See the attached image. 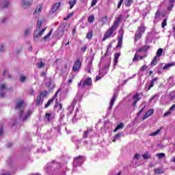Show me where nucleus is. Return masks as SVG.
I'll return each mask as SVG.
<instances>
[{
	"mask_svg": "<svg viewBox=\"0 0 175 175\" xmlns=\"http://www.w3.org/2000/svg\"><path fill=\"white\" fill-rule=\"evenodd\" d=\"M42 23H43V21L38 20L37 29L34 33V39H39V38H40V36H42V35H43V33H44V32L46 31V28L40 29V27H42Z\"/></svg>",
	"mask_w": 175,
	"mask_h": 175,
	"instance_id": "obj_1",
	"label": "nucleus"
},
{
	"mask_svg": "<svg viewBox=\"0 0 175 175\" xmlns=\"http://www.w3.org/2000/svg\"><path fill=\"white\" fill-rule=\"evenodd\" d=\"M117 29H114V27H112V26H111L107 31V32L105 33L103 40V42H105V40H106V39H110V38H114V36H116V31Z\"/></svg>",
	"mask_w": 175,
	"mask_h": 175,
	"instance_id": "obj_2",
	"label": "nucleus"
},
{
	"mask_svg": "<svg viewBox=\"0 0 175 175\" xmlns=\"http://www.w3.org/2000/svg\"><path fill=\"white\" fill-rule=\"evenodd\" d=\"M144 32H146V27H144V25H141L136 31L135 42H137V40L142 39V36Z\"/></svg>",
	"mask_w": 175,
	"mask_h": 175,
	"instance_id": "obj_3",
	"label": "nucleus"
},
{
	"mask_svg": "<svg viewBox=\"0 0 175 175\" xmlns=\"http://www.w3.org/2000/svg\"><path fill=\"white\" fill-rule=\"evenodd\" d=\"M48 94L49 93L46 91L40 93V94L38 96L37 99L36 100V106H39V105H42L43 103V98H46Z\"/></svg>",
	"mask_w": 175,
	"mask_h": 175,
	"instance_id": "obj_4",
	"label": "nucleus"
},
{
	"mask_svg": "<svg viewBox=\"0 0 175 175\" xmlns=\"http://www.w3.org/2000/svg\"><path fill=\"white\" fill-rule=\"evenodd\" d=\"M55 166H58L57 168L61 167V164L59 163H57L55 161H53L51 163H49L44 167L46 172L49 173L50 170H51V167H55Z\"/></svg>",
	"mask_w": 175,
	"mask_h": 175,
	"instance_id": "obj_5",
	"label": "nucleus"
},
{
	"mask_svg": "<svg viewBox=\"0 0 175 175\" xmlns=\"http://www.w3.org/2000/svg\"><path fill=\"white\" fill-rule=\"evenodd\" d=\"M85 85H92V79H91L90 77L87 78L86 79H85V81L83 82V81H81L79 83H78V87L80 88V87H84Z\"/></svg>",
	"mask_w": 175,
	"mask_h": 175,
	"instance_id": "obj_6",
	"label": "nucleus"
},
{
	"mask_svg": "<svg viewBox=\"0 0 175 175\" xmlns=\"http://www.w3.org/2000/svg\"><path fill=\"white\" fill-rule=\"evenodd\" d=\"M15 110L16 111H20L19 113V117L20 119L22 120V116H23V100H20L16 103V105L15 107Z\"/></svg>",
	"mask_w": 175,
	"mask_h": 175,
	"instance_id": "obj_7",
	"label": "nucleus"
},
{
	"mask_svg": "<svg viewBox=\"0 0 175 175\" xmlns=\"http://www.w3.org/2000/svg\"><path fill=\"white\" fill-rule=\"evenodd\" d=\"M84 162V157L79 156L75 158L74 159V166H81V164Z\"/></svg>",
	"mask_w": 175,
	"mask_h": 175,
	"instance_id": "obj_8",
	"label": "nucleus"
},
{
	"mask_svg": "<svg viewBox=\"0 0 175 175\" xmlns=\"http://www.w3.org/2000/svg\"><path fill=\"white\" fill-rule=\"evenodd\" d=\"M80 68H81V59H80V58H77L74 64L72 70L73 72H79L80 70Z\"/></svg>",
	"mask_w": 175,
	"mask_h": 175,
	"instance_id": "obj_9",
	"label": "nucleus"
},
{
	"mask_svg": "<svg viewBox=\"0 0 175 175\" xmlns=\"http://www.w3.org/2000/svg\"><path fill=\"white\" fill-rule=\"evenodd\" d=\"M8 90V88L5 83H2L0 85V98H3L5 95H6V91Z\"/></svg>",
	"mask_w": 175,
	"mask_h": 175,
	"instance_id": "obj_10",
	"label": "nucleus"
},
{
	"mask_svg": "<svg viewBox=\"0 0 175 175\" xmlns=\"http://www.w3.org/2000/svg\"><path fill=\"white\" fill-rule=\"evenodd\" d=\"M121 20H122V15H120L119 17L116 18V20L114 21V23L111 27H113L115 29H117V28H118V26L121 23Z\"/></svg>",
	"mask_w": 175,
	"mask_h": 175,
	"instance_id": "obj_11",
	"label": "nucleus"
},
{
	"mask_svg": "<svg viewBox=\"0 0 175 175\" xmlns=\"http://www.w3.org/2000/svg\"><path fill=\"white\" fill-rule=\"evenodd\" d=\"M42 9H43V5L40 4L39 5H38L33 12V15L39 16V14H40V13H42Z\"/></svg>",
	"mask_w": 175,
	"mask_h": 175,
	"instance_id": "obj_12",
	"label": "nucleus"
},
{
	"mask_svg": "<svg viewBox=\"0 0 175 175\" xmlns=\"http://www.w3.org/2000/svg\"><path fill=\"white\" fill-rule=\"evenodd\" d=\"M154 111H155L154 109H148L146 114L144 116L142 120H147V118H148V117H151V116H152V114H154Z\"/></svg>",
	"mask_w": 175,
	"mask_h": 175,
	"instance_id": "obj_13",
	"label": "nucleus"
},
{
	"mask_svg": "<svg viewBox=\"0 0 175 175\" xmlns=\"http://www.w3.org/2000/svg\"><path fill=\"white\" fill-rule=\"evenodd\" d=\"M59 91H61V90L59 89L56 92V94H55V96L51 99L49 100L47 103L45 105L46 109H47V107H49V106H50V105H51V103L54 102V99H55V97L57 96V95H58V93L59 92Z\"/></svg>",
	"mask_w": 175,
	"mask_h": 175,
	"instance_id": "obj_14",
	"label": "nucleus"
},
{
	"mask_svg": "<svg viewBox=\"0 0 175 175\" xmlns=\"http://www.w3.org/2000/svg\"><path fill=\"white\" fill-rule=\"evenodd\" d=\"M32 116V110L29 109L23 116V121H27Z\"/></svg>",
	"mask_w": 175,
	"mask_h": 175,
	"instance_id": "obj_15",
	"label": "nucleus"
},
{
	"mask_svg": "<svg viewBox=\"0 0 175 175\" xmlns=\"http://www.w3.org/2000/svg\"><path fill=\"white\" fill-rule=\"evenodd\" d=\"M76 103H77V99L74 98L71 105L68 107V111H70V113H72L73 110H75V107L76 106Z\"/></svg>",
	"mask_w": 175,
	"mask_h": 175,
	"instance_id": "obj_16",
	"label": "nucleus"
},
{
	"mask_svg": "<svg viewBox=\"0 0 175 175\" xmlns=\"http://www.w3.org/2000/svg\"><path fill=\"white\" fill-rule=\"evenodd\" d=\"M90 62L86 66L85 70L88 73H91V69L92 68V61L94 59V57H92L90 59Z\"/></svg>",
	"mask_w": 175,
	"mask_h": 175,
	"instance_id": "obj_17",
	"label": "nucleus"
},
{
	"mask_svg": "<svg viewBox=\"0 0 175 175\" xmlns=\"http://www.w3.org/2000/svg\"><path fill=\"white\" fill-rule=\"evenodd\" d=\"M59 6H61V2H58V3H55L52 6V12L55 13V12H57V10L59 9Z\"/></svg>",
	"mask_w": 175,
	"mask_h": 175,
	"instance_id": "obj_18",
	"label": "nucleus"
},
{
	"mask_svg": "<svg viewBox=\"0 0 175 175\" xmlns=\"http://www.w3.org/2000/svg\"><path fill=\"white\" fill-rule=\"evenodd\" d=\"M32 5V1H29L28 0H23V9H27V8H29Z\"/></svg>",
	"mask_w": 175,
	"mask_h": 175,
	"instance_id": "obj_19",
	"label": "nucleus"
},
{
	"mask_svg": "<svg viewBox=\"0 0 175 175\" xmlns=\"http://www.w3.org/2000/svg\"><path fill=\"white\" fill-rule=\"evenodd\" d=\"M158 80V77L154 78L153 79L151 80L150 84L149 85L148 88V91H150L152 87H154V84H155V81Z\"/></svg>",
	"mask_w": 175,
	"mask_h": 175,
	"instance_id": "obj_20",
	"label": "nucleus"
},
{
	"mask_svg": "<svg viewBox=\"0 0 175 175\" xmlns=\"http://www.w3.org/2000/svg\"><path fill=\"white\" fill-rule=\"evenodd\" d=\"M107 16H103L99 18L98 21L100 23H103V25H105V24H107Z\"/></svg>",
	"mask_w": 175,
	"mask_h": 175,
	"instance_id": "obj_21",
	"label": "nucleus"
},
{
	"mask_svg": "<svg viewBox=\"0 0 175 175\" xmlns=\"http://www.w3.org/2000/svg\"><path fill=\"white\" fill-rule=\"evenodd\" d=\"M9 5H10V2H9V1L8 0H5L4 1H2L1 3H0V6L1 8H8L9 6Z\"/></svg>",
	"mask_w": 175,
	"mask_h": 175,
	"instance_id": "obj_22",
	"label": "nucleus"
},
{
	"mask_svg": "<svg viewBox=\"0 0 175 175\" xmlns=\"http://www.w3.org/2000/svg\"><path fill=\"white\" fill-rule=\"evenodd\" d=\"M175 64L174 63H169L167 64H165L163 68V70H167V69L172 68V66H174Z\"/></svg>",
	"mask_w": 175,
	"mask_h": 175,
	"instance_id": "obj_23",
	"label": "nucleus"
},
{
	"mask_svg": "<svg viewBox=\"0 0 175 175\" xmlns=\"http://www.w3.org/2000/svg\"><path fill=\"white\" fill-rule=\"evenodd\" d=\"M116 98H117V94H114L112 98L111 99L109 109H111L113 107V105H114V102H116Z\"/></svg>",
	"mask_w": 175,
	"mask_h": 175,
	"instance_id": "obj_24",
	"label": "nucleus"
},
{
	"mask_svg": "<svg viewBox=\"0 0 175 175\" xmlns=\"http://www.w3.org/2000/svg\"><path fill=\"white\" fill-rule=\"evenodd\" d=\"M45 117L48 121H51V120H54V114L53 113H46Z\"/></svg>",
	"mask_w": 175,
	"mask_h": 175,
	"instance_id": "obj_25",
	"label": "nucleus"
},
{
	"mask_svg": "<svg viewBox=\"0 0 175 175\" xmlns=\"http://www.w3.org/2000/svg\"><path fill=\"white\" fill-rule=\"evenodd\" d=\"M150 49V46L146 45L143 46L142 48L138 49L137 50V53H140L141 51H147Z\"/></svg>",
	"mask_w": 175,
	"mask_h": 175,
	"instance_id": "obj_26",
	"label": "nucleus"
},
{
	"mask_svg": "<svg viewBox=\"0 0 175 175\" xmlns=\"http://www.w3.org/2000/svg\"><path fill=\"white\" fill-rule=\"evenodd\" d=\"M92 132V129H88L87 131L83 133V139H87L88 137V135Z\"/></svg>",
	"mask_w": 175,
	"mask_h": 175,
	"instance_id": "obj_27",
	"label": "nucleus"
},
{
	"mask_svg": "<svg viewBox=\"0 0 175 175\" xmlns=\"http://www.w3.org/2000/svg\"><path fill=\"white\" fill-rule=\"evenodd\" d=\"M120 54L118 53L115 54L113 66H116L117 64H118V58H120Z\"/></svg>",
	"mask_w": 175,
	"mask_h": 175,
	"instance_id": "obj_28",
	"label": "nucleus"
},
{
	"mask_svg": "<svg viewBox=\"0 0 175 175\" xmlns=\"http://www.w3.org/2000/svg\"><path fill=\"white\" fill-rule=\"evenodd\" d=\"M32 33L31 28H27L25 30L24 36L27 38V36H29Z\"/></svg>",
	"mask_w": 175,
	"mask_h": 175,
	"instance_id": "obj_29",
	"label": "nucleus"
},
{
	"mask_svg": "<svg viewBox=\"0 0 175 175\" xmlns=\"http://www.w3.org/2000/svg\"><path fill=\"white\" fill-rule=\"evenodd\" d=\"M68 28H69V26H66L65 25H62L59 27V29H61V31L62 33H64V32L68 31Z\"/></svg>",
	"mask_w": 175,
	"mask_h": 175,
	"instance_id": "obj_30",
	"label": "nucleus"
},
{
	"mask_svg": "<svg viewBox=\"0 0 175 175\" xmlns=\"http://www.w3.org/2000/svg\"><path fill=\"white\" fill-rule=\"evenodd\" d=\"M77 2V0H71L68 1V4L70 5V9H73V7Z\"/></svg>",
	"mask_w": 175,
	"mask_h": 175,
	"instance_id": "obj_31",
	"label": "nucleus"
},
{
	"mask_svg": "<svg viewBox=\"0 0 175 175\" xmlns=\"http://www.w3.org/2000/svg\"><path fill=\"white\" fill-rule=\"evenodd\" d=\"M142 157L144 158V159H150L151 154H150L148 152H146L142 155Z\"/></svg>",
	"mask_w": 175,
	"mask_h": 175,
	"instance_id": "obj_32",
	"label": "nucleus"
},
{
	"mask_svg": "<svg viewBox=\"0 0 175 175\" xmlns=\"http://www.w3.org/2000/svg\"><path fill=\"white\" fill-rule=\"evenodd\" d=\"M124 128V123H120L116 126V128L114 129L113 132H117L118 129H122Z\"/></svg>",
	"mask_w": 175,
	"mask_h": 175,
	"instance_id": "obj_33",
	"label": "nucleus"
},
{
	"mask_svg": "<svg viewBox=\"0 0 175 175\" xmlns=\"http://www.w3.org/2000/svg\"><path fill=\"white\" fill-rule=\"evenodd\" d=\"M154 172V174H163V170H161L160 168H155Z\"/></svg>",
	"mask_w": 175,
	"mask_h": 175,
	"instance_id": "obj_34",
	"label": "nucleus"
},
{
	"mask_svg": "<svg viewBox=\"0 0 175 175\" xmlns=\"http://www.w3.org/2000/svg\"><path fill=\"white\" fill-rule=\"evenodd\" d=\"M88 23H90V24H92V23H94V21H95V16H94V15H90L88 17Z\"/></svg>",
	"mask_w": 175,
	"mask_h": 175,
	"instance_id": "obj_35",
	"label": "nucleus"
},
{
	"mask_svg": "<svg viewBox=\"0 0 175 175\" xmlns=\"http://www.w3.org/2000/svg\"><path fill=\"white\" fill-rule=\"evenodd\" d=\"M45 65L46 64L43 62H40L37 64V66L38 68H39V69H42V68H44Z\"/></svg>",
	"mask_w": 175,
	"mask_h": 175,
	"instance_id": "obj_36",
	"label": "nucleus"
},
{
	"mask_svg": "<svg viewBox=\"0 0 175 175\" xmlns=\"http://www.w3.org/2000/svg\"><path fill=\"white\" fill-rule=\"evenodd\" d=\"M133 3V0H126L124 2L125 6L129 7Z\"/></svg>",
	"mask_w": 175,
	"mask_h": 175,
	"instance_id": "obj_37",
	"label": "nucleus"
},
{
	"mask_svg": "<svg viewBox=\"0 0 175 175\" xmlns=\"http://www.w3.org/2000/svg\"><path fill=\"white\" fill-rule=\"evenodd\" d=\"M163 53V49H159L157 51L156 55L157 57H161V55H162V53Z\"/></svg>",
	"mask_w": 175,
	"mask_h": 175,
	"instance_id": "obj_38",
	"label": "nucleus"
},
{
	"mask_svg": "<svg viewBox=\"0 0 175 175\" xmlns=\"http://www.w3.org/2000/svg\"><path fill=\"white\" fill-rule=\"evenodd\" d=\"M51 33H53V29H51L49 33L44 37V40H46L47 39H49V38L51 36Z\"/></svg>",
	"mask_w": 175,
	"mask_h": 175,
	"instance_id": "obj_39",
	"label": "nucleus"
},
{
	"mask_svg": "<svg viewBox=\"0 0 175 175\" xmlns=\"http://www.w3.org/2000/svg\"><path fill=\"white\" fill-rule=\"evenodd\" d=\"M121 136H122V133H118L115 137H114V139L113 140V142H116V140H118V139H120L121 137Z\"/></svg>",
	"mask_w": 175,
	"mask_h": 175,
	"instance_id": "obj_40",
	"label": "nucleus"
},
{
	"mask_svg": "<svg viewBox=\"0 0 175 175\" xmlns=\"http://www.w3.org/2000/svg\"><path fill=\"white\" fill-rule=\"evenodd\" d=\"M159 133H161V129H159L155 132L151 133L150 134V136H157V135H159Z\"/></svg>",
	"mask_w": 175,
	"mask_h": 175,
	"instance_id": "obj_41",
	"label": "nucleus"
},
{
	"mask_svg": "<svg viewBox=\"0 0 175 175\" xmlns=\"http://www.w3.org/2000/svg\"><path fill=\"white\" fill-rule=\"evenodd\" d=\"M92 35H93L92 31H89L86 36L87 39H89V40L92 39Z\"/></svg>",
	"mask_w": 175,
	"mask_h": 175,
	"instance_id": "obj_42",
	"label": "nucleus"
},
{
	"mask_svg": "<svg viewBox=\"0 0 175 175\" xmlns=\"http://www.w3.org/2000/svg\"><path fill=\"white\" fill-rule=\"evenodd\" d=\"M59 108V110H62V104H58V103H55V105L54 106V108Z\"/></svg>",
	"mask_w": 175,
	"mask_h": 175,
	"instance_id": "obj_43",
	"label": "nucleus"
},
{
	"mask_svg": "<svg viewBox=\"0 0 175 175\" xmlns=\"http://www.w3.org/2000/svg\"><path fill=\"white\" fill-rule=\"evenodd\" d=\"M104 75H106V73L102 74V71H101V73H100V75L96 76V81H98V80H100V79H102V77H103Z\"/></svg>",
	"mask_w": 175,
	"mask_h": 175,
	"instance_id": "obj_44",
	"label": "nucleus"
},
{
	"mask_svg": "<svg viewBox=\"0 0 175 175\" xmlns=\"http://www.w3.org/2000/svg\"><path fill=\"white\" fill-rule=\"evenodd\" d=\"M107 68H110V62H108L105 64L103 69L100 70V73H102V70H105V69H107Z\"/></svg>",
	"mask_w": 175,
	"mask_h": 175,
	"instance_id": "obj_45",
	"label": "nucleus"
},
{
	"mask_svg": "<svg viewBox=\"0 0 175 175\" xmlns=\"http://www.w3.org/2000/svg\"><path fill=\"white\" fill-rule=\"evenodd\" d=\"M167 19H164L161 23V27L162 28H165V27H166V25H167Z\"/></svg>",
	"mask_w": 175,
	"mask_h": 175,
	"instance_id": "obj_46",
	"label": "nucleus"
},
{
	"mask_svg": "<svg viewBox=\"0 0 175 175\" xmlns=\"http://www.w3.org/2000/svg\"><path fill=\"white\" fill-rule=\"evenodd\" d=\"M133 99H135V100L139 101L140 100V95L139 94H136L133 96Z\"/></svg>",
	"mask_w": 175,
	"mask_h": 175,
	"instance_id": "obj_47",
	"label": "nucleus"
},
{
	"mask_svg": "<svg viewBox=\"0 0 175 175\" xmlns=\"http://www.w3.org/2000/svg\"><path fill=\"white\" fill-rule=\"evenodd\" d=\"M73 14H74L73 12L68 14L66 17L64 18V21L69 20V18H70V17H72V16H73Z\"/></svg>",
	"mask_w": 175,
	"mask_h": 175,
	"instance_id": "obj_48",
	"label": "nucleus"
},
{
	"mask_svg": "<svg viewBox=\"0 0 175 175\" xmlns=\"http://www.w3.org/2000/svg\"><path fill=\"white\" fill-rule=\"evenodd\" d=\"M139 57H140V55H139V54H137V52H136V53L135 54V56L133 59V62L137 61Z\"/></svg>",
	"mask_w": 175,
	"mask_h": 175,
	"instance_id": "obj_49",
	"label": "nucleus"
},
{
	"mask_svg": "<svg viewBox=\"0 0 175 175\" xmlns=\"http://www.w3.org/2000/svg\"><path fill=\"white\" fill-rule=\"evenodd\" d=\"M5 51V44H2L0 47V53H3Z\"/></svg>",
	"mask_w": 175,
	"mask_h": 175,
	"instance_id": "obj_50",
	"label": "nucleus"
},
{
	"mask_svg": "<svg viewBox=\"0 0 175 175\" xmlns=\"http://www.w3.org/2000/svg\"><path fill=\"white\" fill-rule=\"evenodd\" d=\"M157 157L158 158H165V153H159L157 154Z\"/></svg>",
	"mask_w": 175,
	"mask_h": 175,
	"instance_id": "obj_51",
	"label": "nucleus"
},
{
	"mask_svg": "<svg viewBox=\"0 0 175 175\" xmlns=\"http://www.w3.org/2000/svg\"><path fill=\"white\" fill-rule=\"evenodd\" d=\"M97 3H98V0H92V3H91L92 8L95 6V5H96Z\"/></svg>",
	"mask_w": 175,
	"mask_h": 175,
	"instance_id": "obj_52",
	"label": "nucleus"
},
{
	"mask_svg": "<svg viewBox=\"0 0 175 175\" xmlns=\"http://www.w3.org/2000/svg\"><path fill=\"white\" fill-rule=\"evenodd\" d=\"M5 75H8V79H11V77H10V75H9V71L8 70V69H5V70H4V72H3V75H5Z\"/></svg>",
	"mask_w": 175,
	"mask_h": 175,
	"instance_id": "obj_53",
	"label": "nucleus"
},
{
	"mask_svg": "<svg viewBox=\"0 0 175 175\" xmlns=\"http://www.w3.org/2000/svg\"><path fill=\"white\" fill-rule=\"evenodd\" d=\"M122 3H124V0H120L118 4V9H120V8H121V5H122Z\"/></svg>",
	"mask_w": 175,
	"mask_h": 175,
	"instance_id": "obj_54",
	"label": "nucleus"
},
{
	"mask_svg": "<svg viewBox=\"0 0 175 175\" xmlns=\"http://www.w3.org/2000/svg\"><path fill=\"white\" fill-rule=\"evenodd\" d=\"M29 94L35 96V90H33V89H31L29 92Z\"/></svg>",
	"mask_w": 175,
	"mask_h": 175,
	"instance_id": "obj_55",
	"label": "nucleus"
},
{
	"mask_svg": "<svg viewBox=\"0 0 175 175\" xmlns=\"http://www.w3.org/2000/svg\"><path fill=\"white\" fill-rule=\"evenodd\" d=\"M173 6H174V4L170 3L167 8V10H172V9H173Z\"/></svg>",
	"mask_w": 175,
	"mask_h": 175,
	"instance_id": "obj_56",
	"label": "nucleus"
},
{
	"mask_svg": "<svg viewBox=\"0 0 175 175\" xmlns=\"http://www.w3.org/2000/svg\"><path fill=\"white\" fill-rule=\"evenodd\" d=\"M139 158H140V155L139 154H135L133 157V159H137V161H138V159H139Z\"/></svg>",
	"mask_w": 175,
	"mask_h": 175,
	"instance_id": "obj_57",
	"label": "nucleus"
},
{
	"mask_svg": "<svg viewBox=\"0 0 175 175\" xmlns=\"http://www.w3.org/2000/svg\"><path fill=\"white\" fill-rule=\"evenodd\" d=\"M157 98H158V95H157V94L154 95V96L150 99V102H152V100H154V99H157Z\"/></svg>",
	"mask_w": 175,
	"mask_h": 175,
	"instance_id": "obj_58",
	"label": "nucleus"
},
{
	"mask_svg": "<svg viewBox=\"0 0 175 175\" xmlns=\"http://www.w3.org/2000/svg\"><path fill=\"white\" fill-rule=\"evenodd\" d=\"M161 16V13L159 12H157L154 18H159V16Z\"/></svg>",
	"mask_w": 175,
	"mask_h": 175,
	"instance_id": "obj_59",
	"label": "nucleus"
},
{
	"mask_svg": "<svg viewBox=\"0 0 175 175\" xmlns=\"http://www.w3.org/2000/svg\"><path fill=\"white\" fill-rule=\"evenodd\" d=\"M172 114V112L168 111L163 114V117H167V116H170Z\"/></svg>",
	"mask_w": 175,
	"mask_h": 175,
	"instance_id": "obj_60",
	"label": "nucleus"
},
{
	"mask_svg": "<svg viewBox=\"0 0 175 175\" xmlns=\"http://www.w3.org/2000/svg\"><path fill=\"white\" fill-rule=\"evenodd\" d=\"M3 135V127H0V136H2Z\"/></svg>",
	"mask_w": 175,
	"mask_h": 175,
	"instance_id": "obj_61",
	"label": "nucleus"
},
{
	"mask_svg": "<svg viewBox=\"0 0 175 175\" xmlns=\"http://www.w3.org/2000/svg\"><path fill=\"white\" fill-rule=\"evenodd\" d=\"M150 65H151L152 66H155V65H157V62H154V60H152V61L151 62Z\"/></svg>",
	"mask_w": 175,
	"mask_h": 175,
	"instance_id": "obj_62",
	"label": "nucleus"
},
{
	"mask_svg": "<svg viewBox=\"0 0 175 175\" xmlns=\"http://www.w3.org/2000/svg\"><path fill=\"white\" fill-rule=\"evenodd\" d=\"M175 109V104L170 108V111H173Z\"/></svg>",
	"mask_w": 175,
	"mask_h": 175,
	"instance_id": "obj_63",
	"label": "nucleus"
},
{
	"mask_svg": "<svg viewBox=\"0 0 175 175\" xmlns=\"http://www.w3.org/2000/svg\"><path fill=\"white\" fill-rule=\"evenodd\" d=\"M146 68H147V66H143L142 67H141L140 70H142V71L146 70Z\"/></svg>",
	"mask_w": 175,
	"mask_h": 175,
	"instance_id": "obj_64",
	"label": "nucleus"
}]
</instances>
